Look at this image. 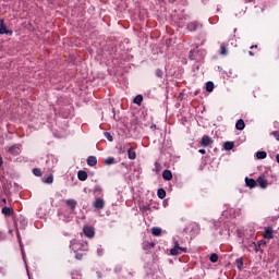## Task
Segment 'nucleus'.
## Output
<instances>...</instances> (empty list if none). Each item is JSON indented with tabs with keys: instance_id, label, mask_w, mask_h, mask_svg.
I'll use <instances>...</instances> for the list:
<instances>
[{
	"instance_id": "f257e3e1",
	"label": "nucleus",
	"mask_w": 279,
	"mask_h": 279,
	"mask_svg": "<svg viewBox=\"0 0 279 279\" xmlns=\"http://www.w3.org/2000/svg\"><path fill=\"white\" fill-rule=\"evenodd\" d=\"M70 247H71V250H73V252H80L82 250H86V244H84L77 240H72Z\"/></svg>"
},
{
	"instance_id": "f03ea898",
	"label": "nucleus",
	"mask_w": 279,
	"mask_h": 279,
	"mask_svg": "<svg viewBox=\"0 0 279 279\" xmlns=\"http://www.w3.org/2000/svg\"><path fill=\"white\" fill-rule=\"evenodd\" d=\"M83 232L88 239H93L95 236V228L93 227H84Z\"/></svg>"
},
{
	"instance_id": "7ed1b4c3",
	"label": "nucleus",
	"mask_w": 279,
	"mask_h": 279,
	"mask_svg": "<svg viewBox=\"0 0 279 279\" xmlns=\"http://www.w3.org/2000/svg\"><path fill=\"white\" fill-rule=\"evenodd\" d=\"M95 208H97L98 210H101V208H104V206H106V202L104 201V198H97L94 203Z\"/></svg>"
},
{
	"instance_id": "20e7f679",
	"label": "nucleus",
	"mask_w": 279,
	"mask_h": 279,
	"mask_svg": "<svg viewBox=\"0 0 279 279\" xmlns=\"http://www.w3.org/2000/svg\"><path fill=\"white\" fill-rule=\"evenodd\" d=\"M264 239H274V229L271 227L265 229Z\"/></svg>"
},
{
	"instance_id": "39448f33",
	"label": "nucleus",
	"mask_w": 279,
	"mask_h": 279,
	"mask_svg": "<svg viewBox=\"0 0 279 279\" xmlns=\"http://www.w3.org/2000/svg\"><path fill=\"white\" fill-rule=\"evenodd\" d=\"M202 145H203V147H208V146L213 145V138H210L207 135L203 136Z\"/></svg>"
},
{
	"instance_id": "423d86ee",
	"label": "nucleus",
	"mask_w": 279,
	"mask_h": 279,
	"mask_svg": "<svg viewBox=\"0 0 279 279\" xmlns=\"http://www.w3.org/2000/svg\"><path fill=\"white\" fill-rule=\"evenodd\" d=\"M257 184L260 186V189H267V179H265L264 175L258 177Z\"/></svg>"
},
{
	"instance_id": "0eeeda50",
	"label": "nucleus",
	"mask_w": 279,
	"mask_h": 279,
	"mask_svg": "<svg viewBox=\"0 0 279 279\" xmlns=\"http://www.w3.org/2000/svg\"><path fill=\"white\" fill-rule=\"evenodd\" d=\"M77 178L81 180V182H86V180H88V173H86L84 170H81L77 173Z\"/></svg>"
},
{
	"instance_id": "6e6552de",
	"label": "nucleus",
	"mask_w": 279,
	"mask_h": 279,
	"mask_svg": "<svg viewBox=\"0 0 279 279\" xmlns=\"http://www.w3.org/2000/svg\"><path fill=\"white\" fill-rule=\"evenodd\" d=\"M197 27H202V24L197 23V22H192V23L187 24V29L190 32H195L197 29Z\"/></svg>"
},
{
	"instance_id": "1a4fd4ad",
	"label": "nucleus",
	"mask_w": 279,
	"mask_h": 279,
	"mask_svg": "<svg viewBox=\"0 0 279 279\" xmlns=\"http://www.w3.org/2000/svg\"><path fill=\"white\" fill-rule=\"evenodd\" d=\"M162 178H163V180H166V181L173 180V173H171L170 170H165V171L162 172Z\"/></svg>"
},
{
	"instance_id": "9d476101",
	"label": "nucleus",
	"mask_w": 279,
	"mask_h": 279,
	"mask_svg": "<svg viewBox=\"0 0 279 279\" xmlns=\"http://www.w3.org/2000/svg\"><path fill=\"white\" fill-rule=\"evenodd\" d=\"M66 206L71 208V210H75V207L77 206V201L75 199H68L65 201Z\"/></svg>"
},
{
	"instance_id": "9b49d317",
	"label": "nucleus",
	"mask_w": 279,
	"mask_h": 279,
	"mask_svg": "<svg viewBox=\"0 0 279 279\" xmlns=\"http://www.w3.org/2000/svg\"><path fill=\"white\" fill-rule=\"evenodd\" d=\"M87 165H88L89 167H95V166L97 165V157H95V156H89V157L87 158Z\"/></svg>"
},
{
	"instance_id": "f8f14e48",
	"label": "nucleus",
	"mask_w": 279,
	"mask_h": 279,
	"mask_svg": "<svg viewBox=\"0 0 279 279\" xmlns=\"http://www.w3.org/2000/svg\"><path fill=\"white\" fill-rule=\"evenodd\" d=\"M245 183L248 189H254L256 186V180L254 179L246 178Z\"/></svg>"
},
{
	"instance_id": "ddd939ff",
	"label": "nucleus",
	"mask_w": 279,
	"mask_h": 279,
	"mask_svg": "<svg viewBox=\"0 0 279 279\" xmlns=\"http://www.w3.org/2000/svg\"><path fill=\"white\" fill-rule=\"evenodd\" d=\"M235 129L236 130H245V122L243 121V119L238 120V122L235 123Z\"/></svg>"
},
{
	"instance_id": "4468645a",
	"label": "nucleus",
	"mask_w": 279,
	"mask_h": 279,
	"mask_svg": "<svg viewBox=\"0 0 279 279\" xmlns=\"http://www.w3.org/2000/svg\"><path fill=\"white\" fill-rule=\"evenodd\" d=\"M220 56H228V44H221Z\"/></svg>"
},
{
	"instance_id": "2eb2a0df",
	"label": "nucleus",
	"mask_w": 279,
	"mask_h": 279,
	"mask_svg": "<svg viewBox=\"0 0 279 279\" xmlns=\"http://www.w3.org/2000/svg\"><path fill=\"white\" fill-rule=\"evenodd\" d=\"M157 196L159 197V199H165V197H167V191H165V189H159L157 191Z\"/></svg>"
},
{
	"instance_id": "dca6fc26",
	"label": "nucleus",
	"mask_w": 279,
	"mask_h": 279,
	"mask_svg": "<svg viewBox=\"0 0 279 279\" xmlns=\"http://www.w3.org/2000/svg\"><path fill=\"white\" fill-rule=\"evenodd\" d=\"M151 234H153L154 236H160V234H162V229H160V228H158V227H154V228L151 229Z\"/></svg>"
},
{
	"instance_id": "f3484780",
	"label": "nucleus",
	"mask_w": 279,
	"mask_h": 279,
	"mask_svg": "<svg viewBox=\"0 0 279 279\" xmlns=\"http://www.w3.org/2000/svg\"><path fill=\"white\" fill-rule=\"evenodd\" d=\"M206 90H207V93H213V90H215V83L207 82L206 83Z\"/></svg>"
},
{
	"instance_id": "a211bd4d",
	"label": "nucleus",
	"mask_w": 279,
	"mask_h": 279,
	"mask_svg": "<svg viewBox=\"0 0 279 279\" xmlns=\"http://www.w3.org/2000/svg\"><path fill=\"white\" fill-rule=\"evenodd\" d=\"M128 156L130 160H136V151H133L132 148L128 149Z\"/></svg>"
},
{
	"instance_id": "6ab92c4d",
	"label": "nucleus",
	"mask_w": 279,
	"mask_h": 279,
	"mask_svg": "<svg viewBox=\"0 0 279 279\" xmlns=\"http://www.w3.org/2000/svg\"><path fill=\"white\" fill-rule=\"evenodd\" d=\"M10 154H13L14 156L19 155L20 151H21V148H19V146H12L10 149H9Z\"/></svg>"
},
{
	"instance_id": "aec40b11",
	"label": "nucleus",
	"mask_w": 279,
	"mask_h": 279,
	"mask_svg": "<svg viewBox=\"0 0 279 279\" xmlns=\"http://www.w3.org/2000/svg\"><path fill=\"white\" fill-rule=\"evenodd\" d=\"M258 160H265L267 158V153L266 151H257L256 154Z\"/></svg>"
},
{
	"instance_id": "412c9836",
	"label": "nucleus",
	"mask_w": 279,
	"mask_h": 279,
	"mask_svg": "<svg viewBox=\"0 0 279 279\" xmlns=\"http://www.w3.org/2000/svg\"><path fill=\"white\" fill-rule=\"evenodd\" d=\"M13 213H14V209H12V208H10V207H4V208L2 209V214H3V215H7V216L12 215Z\"/></svg>"
},
{
	"instance_id": "4be33fe9",
	"label": "nucleus",
	"mask_w": 279,
	"mask_h": 279,
	"mask_svg": "<svg viewBox=\"0 0 279 279\" xmlns=\"http://www.w3.org/2000/svg\"><path fill=\"white\" fill-rule=\"evenodd\" d=\"M233 148H234V143H232V142H226L225 143V149L227 151H230V149H233Z\"/></svg>"
},
{
	"instance_id": "5701e85b",
	"label": "nucleus",
	"mask_w": 279,
	"mask_h": 279,
	"mask_svg": "<svg viewBox=\"0 0 279 279\" xmlns=\"http://www.w3.org/2000/svg\"><path fill=\"white\" fill-rule=\"evenodd\" d=\"M134 104H136L137 106H141V104H143V96L141 95H137L135 98H134Z\"/></svg>"
},
{
	"instance_id": "b1692460",
	"label": "nucleus",
	"mask_w": 279,
	"mask_h": 279,
	"mask_svg": "<svg viewBox=\"0 0 279 279\" xmlns=\"http://www.w3.org/2000/svg\"><path fill=\"white\" fill-rule=\"evenodd\" d=\"M210 263H217V260H219V255H217L216 253H213L209 257Z\"/></svg>"
},
{
	"instance_id": "393cba45",
	"label": "nucleus",
	"mask_w": 279,
	"mask_h": 279,
	"mask_svg": "<svg viewBox=\"0 0 279 279\" xmlns=\"http://www.w3.org/2000/svg\"><path fill=\"white\" fill-rule=\"evenodd\" d=\"M33 173H34V175H36L37 178L43 177V171H40V169H38V168L33 169Z\"/></svg>"
},
{
	"instance_id": "a878e982",
	"label": "nucleus",
	"mask_w": 279,
	"mask_h": 279,
	"mask_svg": "<svg viewBox=\"0 0 279 279\" xmlns=\"http://www.w3.org/2000/svg\"><path fill=\"white\" fill-rule=\"evenodd\" d=\"M180 248L173 247L170 250V254L171 256H178V254H180Z\"/></svg>"
},
{
	"instance_id": "bb28decb",
	"label": "nucleus",
	"mask_w": 279,
	"mask_h": 279,
	"mask_svg": "<svg viewBox=\"0 0 279 279\" xmlns=\"http://www.w3.org/2000/svg\"><path fill=\"white\" fill-rule=\"evenodd\" d=\"M105 165H114V157H109L105 160Z\"/></svg>"
},
{
	"instance_id": "cd10ccee",
	"label": "nucleus",
	"mask_w": 279,
	"mask_h": 279,
	"mask_svg": "<svg viewBox=\"0 0 279 279\" xmlns=\"http://www.w3.org/2000/svg\"><path fill=\"white\" fill-rule=\"evenodd\" d=\"M46 184H53V174H50L46 180H45Z\"/></svg>"
},
{
	"instance_id": "c85d7f7f",
	"label": "nucleus",
	"mask_w": 279,
	"mask_h": 279,
	"mask_svg": "<svg viewBox=\"0 0 279 279\" xmlns=\"http://www.w3.org/2000/svg\"><path fill=\"white\" fill-rule=\"evenodd\" d=\"M0 34H8V28L5 27V25H3V23H1L0 26Z\"/></svg>"
},
{
	"instance_id": "c756f323",
	"label": "nucleus",
	"mask_w": 279,
	"mask_h": 279,
	"mask_svg": "<svg viewBox=\"0 0 279 279\" xmlns=\"http://www.w3.org/2000/svg\"><path fill=\"white\" fill-rule=\"evenodd\" d=\"M174 247H177L178 250H180V252H186V247L180 246V244H179L178 242H174Z\"/></svg>"
},
{
	"instance_id": "7c9ffc66",
	"label": "nucleus",
	"mask_w": 279,
	"mask_h": 279,
	"mask_svg": "<svg viewBox=\"0 0 279 279\" xmlns=\"http://www.w3.org/2000/svg\"><path fill=\"white\" fill-rule=\"evenodd\" d=\"M105 136H106V138H107L110 143H112L113 138H112V136L110 135V133L106 132V133H105Z\"/></svg>"
},
{
	"instance_id": "2f4dec72",
	"label": "nucleus",
	"mask_w": 279,
	"mask_h": 279,
	"mask_svg": "<svg viewBox=\"0 0 279 279\" xmlns=\"http://www.w3.org/2000/svg\"><path fill=\"white\" fill-rule=\"evenodd\" d=\"M272 136H275L276 141H279V132L278 131H274Z\"/></svg>"
},
{
	"instance_id": "473e14b6",
	"label": "nucleus",
	"mask_w": 279,
	"mask_h": 279,
	"mask_svg": "<svg viewBox=\"0 0 279 279\" xmlns=\"http://www.w3.org/2000/svg\"><path fill=\"white\" fill-rule=\"evenodd\" d=\"M236 265H238V267H243V260L242 259H236Z\"/></svg>"
},
{
	"instance_id": "72a5a7b5",
	"label": "nucleus",
	"mask_w": 279,
	"mask_h": 279,
	"mask_svg": "<svg viewBox=\"0 0 279 279\" xmlns=\"http://www.w3.org/2000/svg\"><path fill=\"white\" fill-rule=\"evenodd\" d=\"M83 256H84V255H82V254L78 253V254H76L75 258H76L77 260H82Z\"/></svg>"
},
{
	"instance_id": "f704fd0d",
	"label": "nucleus",
	"mask_w": 279,
	"mask_h": 279,
	"mask_svg": "<svg viewBox=\"0 0 279 279\" xmlns=\"http://www.w3.org/2000/svg\"><path fill=\"white\" fill-rule=\"evenodd\" d=\"M262 245H266V242L264 240L258 242V247H260Z\"/></svg>"
},
{
	"instance_id": "c9c22d12",
	"label": "nucleus",
	"mask_w": 279,
	"mask_h": 279,
	"mask_svg": "<svg viewBox=\"0 0 279 279\" xmlns=\"http://www.w3.org/2000/svg\"><path fill=\"white\" fill-rule=\"evenodd\" d=\"M199 154H206V149H199Z\"/></svg>"
},
{
	"instance_id": "e433bc0d",
	"label": "nucleus",
	"mask_w": 279,
	"mask_h": 279,
	"mask_svg": "<svg viewBox=\"0 0 279 279\" xmlns=\"http://www.w3.org/2000/svg\"><path fill=\"white\" fill-rule=\"evenodd\" d=\"M255 245V251L258 252V246H256V243H253Z\"/></svg>"
},
{
	"instance_id": "4c0bfd02",
	"label": "nucleus",
	"mask_w": 279,
	"mask_h": 279,
	"mask_svg": "<svg viewBox=\"0 0 279 279\" xmlns=\"http://www.w3.org/2000/svg\"><path fill=\"white\" fill-rule=\"evenodd\" d=\"M258 46L254 45V46H251V49H256Z\"/></svg>"
},
{
	"instance_id": "58836bf2",
	"label": "nucleus",
	"mask_w": 279,
	"mask_h": 279,
	"mask_svg": "<svg viewBox=\"0 0 279 279\" xmlns=\"http://www.w3.org/2000/svg\"><path fill=\"white\" fill-rule=\"evenodd\" d=\"M3 165V159L0 157V167Z\"/></svg>"
},
{
	"instance_id": "ea45409f",
	"label": "nucleus",
	"mask_w": 279,
	"mask_h": 279,
	"mask_svg": "<svg viewBox=\"0 0 279 279\" xmlns=\"http://www.w3.org/2000/svg\"><path fill=\"white\" fill-rule=\"evenodd\" d=\"M248 56H254V52H252V51H248Z\"/></svg>"
},
{
	"instance_id": "a19ab883",
	"label": "nucleus",
	"mask_w": 279,
	"mask_h": 279,
	"mask_svg": "<svg viewBox=\"0 0 279 279\" xmlns=\"http://www.w3.org/2000/svg\"><path fill=\"white\" fill-rule=\"evenodd\" d=\"M150 128H151V130H156V125H151Z\"/></svg>"
},
{
	"instance_id": "79ce46f5",
	"label": "nucleus",
	"mask_w": 279,
	"mask_h": 279,
	"mask_svg": "<svg viewBox=\"0 0 279 279\" xmlns=\"http://www.w3.org/2000/svg\"><path fill=\"white\" fill-rule=\"evenodd\" d=\"M276 158H277V162L279 163V155H277Z\"/></svg>"
},
{
	"instance_id": "37998d69",
	"label": "nucleus",
	"mask_w": 279,
	"mask_h": 279,
	"mask_svg": "<svg viewBox=\"0 0 279 279\" xmlns=\"http://www.w3.org/2000/svg\"><path fill=\"white\" fill-rule=\"evenodd\" d=\"M2 202H3V204H5V202H7L5 198H3Z\"/></svg>"
},
{
	"instance_id": "c03bdc74",
	"label": "nucleus",
	"mask_w": 279,
	"mask_h": 279,
	"mask_svg": "<svg viewBox=\"0 0 279 279\" xmlns=\"http://www.w3.org/2000/svg\"><path fill=\"white\" fill-rule=\"evenodd\" d=\"M159 77H160V73H158Z\"/></svg>"
}]
</instances>
